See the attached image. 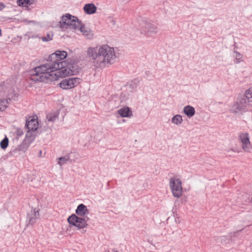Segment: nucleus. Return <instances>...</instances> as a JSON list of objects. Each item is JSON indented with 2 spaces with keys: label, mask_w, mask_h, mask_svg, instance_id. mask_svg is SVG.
<instances>
[{
  "label": "nucleus",
  "mask_w": 252,
  "mask_h": 252,
  "mask_svg": "<svg viewBox=\"0 0 252 252\" xmlns=\"http://www.w3.org/2000/svg\"><path fill=\"white\" fill-rule=\"evenodd\" d=\"M67 57L64 51H57L50 56V61L45 64L38 66L31 71V79L33 81H52L59 77H65L71 74L70 69L65 67L66 63L62 60Z\"/></svg>",
  "instance_id": "f257e3e1"
},
{
  "label": "nucleus",
  "mask_w": 252,
  "mask_h": 252,
  "mask_svg": "<svg viewBox=\"0 0 252 252\" xmlns=\"http://www.w3.org/2000/svg\"><path fill=\"white\" fill-rule=\"evenodd\" d=\"M82 80L80 78H68L63 80L60 83V86L63 89H70L78 85Z\"/></svg>",
  "instance_id": "1a4fd4ad"
},
{
  "label": "nucleus",
  "mask_w": 252,
  "mask_h": 252,
  "mask_svg": "<svg viewBox=\"0 0 252 252\" xmlns=\"http://www.w3.org/2000/svg\"><path fill=\"white\" fill-rule=\"evenodd\" d=\"M171 123L177 126L181 125L183 121L182 116L177 114L174 116L171 119Z\"/></svg>",
  "instance_id": "f3484780"
},
{
  "label": "nucleus",
  "mask_w": 252,
  "mask_h": 252,
  "mask_svg": "<svg viewBox=\"0 0 252 252\" xmlns=\"http://www.w3.org/2000/svg\"><path fill=\"white\" fill-rule=\"evenodd\" d=\"M245 95L248 98V102L252 103V87L246 91Z\"/></svg>",
  "instance_id": "412c9836"
},
{
  "label": "nucleus",
  "mask_w": 252,
  "mask_h": 252,
  "mask_svg": "<svg viewBox=\"0 0 252 252\" xmlns=\"http://www.w3.org/2000/svg\"><path fill=\"white\" fill-rule=\"evenodd\" d=\"M183 112L189 118L193 117L195 113L194 108L190 105L185 106L183 108Z\"/></svg>",
  "instance_id": "2eb2a0df"
},
{
  "label": "nucleus",
  "mask_w": 252,
  "mask_h": 252,
  "mask_svg": "<svg viewBox=\"0 0 252 252\" xmlns=\"http://www.w3.org/2000/svg\"><path fill=\"white\" fill-rule=\"evenodd\" d=\"M17 2L19 6H26L28 5L29 0H18Z\"/></svg>",
  "instance_id": "393cba45"
},
{
  "label": "nucleus",
  "mask_w": 252,
  "mask_h": 252,
  "mask_svg": "<svg viewBox=\"0 0 252 252\" xmlns=\"http://www.w3.org/2000/svg\"><path fill=\"white\" fill-rule=\"evenodd\" d=\"M8 105L7 99H1L0 100V111H4Z\"/></svg>",
  "instance_id": "6ab92c4d"
},
{
  "label": "nucleus",
  "mask_w": 252,
  "mask_h": 252,
  "mask_svg": "<svg viewBox=\"0 0 252 252\" xmlns=\"http://www.w3.org/2000/svg\"><path fill=\"white\" fill-rule=\"evenodd\" d=\"M158 28L156 24L152 23L146 22L141 27V33L147 37L154 36L158 32Z\"/></svg>",
  "instance_id": "6e6552de"
},
{
  "label": "nucleus",
  "mask_w": 252,
  "mask_h": 252,
  "mask_svg": "<svg viewBox=\"0 0 252 252\" xmlns=\"http://www.w3.org/2000/svg\"><path fill=\"white\" fill-rule=\"evenodd\" d=\"M39 214L38 210L35 209L32 210L31 212L28 215V218L29 219V222L27 226L29 224L33 225L36 222V219L39 218Z\"/></svg>",
  "instance_id": "f8f14e48"
},
{
  "label": "nucleus",
  "mask_w": 252,
  "mask_h": 252,
  "mask_svg": "<svg viewBox=\"0 0 252 252\" xmlns=\"http://www.w3.org/2000/svg\"><path fill=\"white\" fill-rule=\"evenodd\" d=\"M53 37V33L52 32H50L47 34L46 36L41 37V40L43 42H48L52 40Z\"/></svg>",
  "instance_id": "4be33fe9"
},
{
  "label": "nucleus",
  "mask_w": 252,
  "mask_h": 252,
  "mask_svg": "<svg viewBox=\"0 0 252 252\" xmlns=\"http://www.w3.org/2000/svg\"><path fill=\"white\" fill-rule=\"evenodd\" d=\"M83 9L86 13L92 14L96 12V7L93 3H88L85 5Z\"/></svg>",
  "instance_id": "dca6fc26"
},
{
  "label": "nucleus",
  "mask_w": 252,
  "mask_h": 252,
  "mask_svg": "<svg viewBox=\"0 0 252 252\" xmlns=\"http://www.w3.org/2000/svg\"><path fill=\"white\" fill-rule=\"evenodd\" d=\"M69 159V158L68 156L64 157H60L58 158V163L60 166H62L66 163V162Z\"/></svg>",
  "instance_id": "aec40b11"
},
{
  "label": "nucleus",
  "mask_w": 252,
  "mask_h": 252,
  "mask_svg": "<svg viewBox=\"0 0 252 252\" xmlns=\"http://www.w3.org/2000/svg\"><path fill=\"white\" fill-rule=\"evenodd\" d=\"M4 7V5L2 3L0 2V10H2Z\"/></svg>",
  "instance_id": "a878e982"
},
{
  "label": "nucleus",
  "mask_w": 252,
  "mask_h": 252,
  "mask_svg": "<svg viewBox=\"0 0 252 252\" xmlns=\"http://www.w3.org/2000/svg\"><path fill=\"white\" fill-rule=\"evenodd\" d=\"M76 31H80L84 36L88 38H91L93 36V32L89 29L82 25L81 22L80 23L78 28L76 29Z\"/></svg>",
  "instance_id": "ddd939ff"
},
{
  "label": "nucleus",
  "mask_w": 252,
  "mask_h": 252,
  "mask_svg": "<svg viewBox=\"0 0 252 252\" xmlns=\"http://www.w3.org/2000/svg\"><path fill=\"white\" fill-rule=\"evenodd\" d=\"M234 53L235 54L234 62L236 63H239L242 61L243 55L237 51H235Z\"/></svg>",
  "instance_id": "5701e85b"
},
{
  "label": "nucleus",
  "mask_w": 252,
  "mask_h": 252,
  "mask_svg": "<svg viewBox=\"0 0 252 252\" xmlns=\"http://www.w3.org/2000/svg\"><path fill=\"white\" fill-rule=\"evenodd\" d=\"M26 127L28 129L26 135L24 142L27 147H28L30 144L34 140L35 134H33L38 127V122L36 119L34 118L30 117L26 121Z\"/></svg>",
  "instance_id": "20e7f679"
},
{
  "label": "nucleus",
  "mask_w": 252,
  "mask_h": 252,
  "mask_svg": "<svg viewBox=\"0 0 252 252\" xmlns=\"http://www.w3.org/2000/svg\"><path fill=\"white\" fill-rule=\"evenodd\" d=\"M8 145V139L5 137L0 143V147L2 149L7 148Z\"/></svg>",
  "instance_id": "b1692460"
},
{
  "label": "nucleus",
  "mask_w": 252,
  "mask_h": 252,
  "mask_svg": "<svg viewBox=\"0 0 252 252\" xmlns=\"http://www.w3.org/2000/svg\"><path fill=\"white\" fill-rule=\"evenodd\" d=\"M252 106V104L251 102H248V98L244 95L241 97L238 98L231 105L230 111L233 113L240 115L249 111Z\"/></svg>",
  "instance_id": "7ed1b4c3"
},
{
  "label": "nucleus",
  "mask_w": 252,
  "mask_h": 252,
  "mask_svg": "<svg viewBox=\"0 0 252 252\" xmlns=\"http://www.w3.org/2000/svg\"><path fill=\"white\" fill-rule=\"evenodd\" d=\"M87 53L88 57L97 68L113 64L117 58L114 48L108 44L90 47Z\"/></svg>",
  "instance_id": "f03ea898"
},
{
  "label": "nucleus",
  "mask_w": 252,
  "mask_h": 252,
  "mask_svg": "<svg viewBox=\"0 0 252 252\" xmlns=\"http://www.w3.org/2000/svg\"><path fill=\"white\" fill-rule=\"evenodd\" d=\"M1 35V30L0 29V36Z\"/></svg>",
  "instance_id": "c85d7f7f"
},
{
  "label": "nucleus",
  "mask_w": 252,
  "mask_h": 252,
  "mask_svg": "<svg viewBox=\"0 0 252 252\" xmlns=\"http://www.w3.org/2000/svg\"><path fill=\"white\" fill-rule=\"evenodd\" d=\"M169 185L173 196L178 198L181 197L183 193L181 180L177 177H171Z\"/></svg>",
  "instance_id": "0eeeda50"
},
{
  "label": "nucleus",
  "mask_w": 252,
  "mask_h": 252,
  "mask_svg": "<svg viewBox=\"0 0 252 252\" xmlns=\"http://www.w3.org/2000/svg\"><path fill=\"white\" fill-rule=\"evenodd\" d=\"M75 212L77 216L81 218L88 217L87 216L89 214V211L87 206L83 204H80L77 206Z\"/></svg>",
  "instance_id": "9b49d317"
},
{
  "label": "nucleus",
  "mask_w": 252,
  "mask_h": 252,
  "mask_svg": "<svg viewBox=\"0 0 252 252\" xmlns=\"http://www.w3.org/2000/svg\"><path fill=\"white\" fill-rule=\"evenodd\" d=\"M33 3V0H29V2H28V4L31 5Z\"/></svg>",
  "instance_id": "bb28decb"
},
{
  "label": "nucleus",
  "mask_w": 252,
  "mask_h": 252,
  "mask_svg": "<svg viewBox=\"0 0 252 252\" xmlns=\"http://www.w3.org/2000/svg\"><path fill=\"white\" fill-rule=\"evenodd\" d=\"M118 113L121 116V117L123 118H129L132 115V111L128 107L120 109L118 110Z\"/></svg>",
  "instance_id": "4468645a"
},
{
  "label": "nucleus",
  "mask_w": 252,
  "mask_h": 252,
  "mask_svg": "<svg viewBox=\"0 0 252 252\" xmlns=\"http://www.w3.org/2000/svg\"><path fill=\"white\" fill-rule=\"evenodd\" d=\"M89 217L81 218L75 214H72L67 219L69 224L75 226L78 229H83L88 225Z\"/></svg>",
  "instance_id": "423d86ee"
},
{
  "label": "nucleus",
  "mask_w": 252,
  "mask_h": 252,
  "mask_svg": "<svg viewBox=\"0 0 252 252\" xmlns=\"http://www.w3.org/2000/svg\"><path fill=\"white\" fill-rule=\"evenodd\" d=\"M238 140L242 144V147L246 152L250 153L252 146L250 140L249 134L248 132H241L238 136Z\"/></svg>",
  "instance_id": "9d476101"
},
{
  "label": "nucleus",
  "mask_w": 252,
  "mask_h": 252,
  "mask_svg": "<svg viewBox=\"0 0 252 252\" xmlns=\"http://www.w3.org/2000/svg\"><path fill=\"white\" fill-rule=\"evenodd\" d=\"M85 232H86V231L83 229V231H82V233H85Z\"/></svg>",
  "instance_id": "c756f323"
},
{
  "label": "nucleus",
  "mask_w": 252,
  "mask_h": 252,
  "mask_svg": "<svg viewBox=\"0 0 252 252\" xmlns=\"http://www.w3.org/2000/svg\"><path fill=\"white\" fill-rule=\"evenodd\" d=\"M113 252H118V251H117V250H113Z\"/></svg>",
  "instance_id": "cd10ccee"
},
{
  "label": "nucleus",
  "mask_w": 252,
  "mask_h": 252,
  "mask_svg": "<svg viewBox=\"0 0 252 252\" xmlns=\"http://www.w3.org/2000/svg\"><path fill=\"white\" fill-rule=\"evenodd\" d=\"M80 22L76 17L67 13L62 16V21H60V24L62 28L74 30L76 31Z\"/></svg>",
  "instance_id": "39448f33"
},
{
  "label": "nucleus",
  "mask_w": 252,
  "mask_h": 252,
  "mask_svg": "<svg viewBox=\"0 0 252 252\" xmlns=\"http://www.w3.org/2000/svg\"><path fill=\"white\" fill-rule=\"evenodd\" d=\"M46 118L49 122H54L58 119V113L54 112L47 115Z\"/></svg>",
  "instance_id": "a211bd4d"
}]
</instances>
